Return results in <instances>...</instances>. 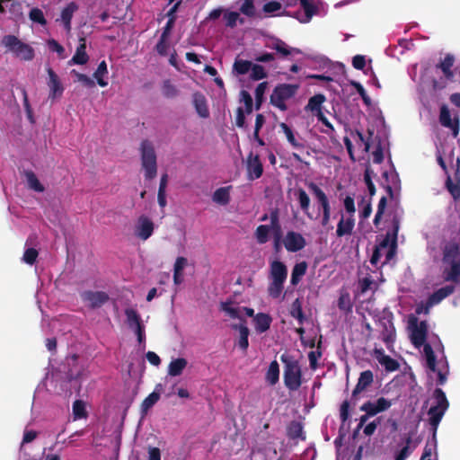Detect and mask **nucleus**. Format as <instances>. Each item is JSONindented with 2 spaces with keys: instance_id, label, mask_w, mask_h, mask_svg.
<instances>
[{
  "instance_id": "0e129e2a",
  "label": "nucleus",
  "mask_w": 460,
  "mask_h": 460,
  "mask_svg": "<svg viewBox=\"0 0 460 460\" xmlns=\"http://www.w3.org/2000/svg\"><path fill=\"white\" fill-rule=\"evenodd\" d=\"M73 73L76 76L77 81L82 83L84 86H85L87 88H93L95 86L94 81L92 78H90L88 75H86L84 74L78 73L75 70H73Z\"/></svg>"
},
{
  "instance_id": "4c0bfd02",
  "label": "nucleus",
  "mask_w": 460,
  "mask_h": 460,
  "mask_svg": "<svg viewBox=\"0 0 460 460\" xmlns=\"http://www.w3.org/2000/svg\"><path fill=\"white\" fill-rule=\"evenodd\" d=\"M289 314L293 318L296 319L300 324L304 323L305 317L303 313L302 302L299 298L295 299L292 303Z\"/></svg>"
},
{
  "instance_id": "a18cd8bd",
  "label": "nucleus",
  "mask_w": 460,
  "mask_h": 460,
  "mask_svg": "<svg viewBox=\"0 0 460 460\" xmlns=\"http://www.w3.org/2000/svg\"><path fill=\"white\" fill-rule=\"evenodd\" d=\"M163 95L167 99H173L180 94L178 88L170 80H164L162 85Z\"/></svg>"
},
{
  "instance_id": "aec40b11",
  "label": "nucleus",
  "mask_w": 460,
  "mask_h": 460,
  "mask_svg": "<svg viewBox=\"0 0 460 460\" xmlns=\"http://www.w3.org/2000/svg\"><path fill=\"white\" fill-rule=\"evenodd\" d=\"M266 47L276 50L282 57H288L292 52L300 53L299 49L289 48L285 41L279 38H272V43H267Z\"/></svg>"
},
{
  "instance_id": "c9c22d12",
  "label": "nucleus",
  "mask_w": 460,
  "mask_h": 460,
  "mask_svg": "<svg viewBox=\"0 0 460 460\" xmlns=\"http://www.w3.org/2000/svg\"><path fill=\"white\" fill-rule=\"evenodd\" d=\"M287 435L291 439L305 438L303 434V425L299 421L296 420L291 421L288 426Z\"/></svg>"
},
{
  "instance_id": "7ed1b4c3",
  "label": "nucleus",
  "mask_w": 460,
  "mask_h": 460,
  "mask_svg": "<svg viewBox=\"0 0 460 460\" xmlns=\"http://www.w3.org/2000/svg\"><path fill=\"white\" fill-rule=\"evenodd\" d=\"M434 405L428 411L429 423L431 427L433 437H436L438 425L449 407L446 394L441 388H436L433 392Z\"/></svg>"
},
{
  "instance_id": "7c9ffc66",
  "label": "nucleus",
  "mask_w": 460,
  "mask_h": 460,
  "mask_svg": "<svg viewBox=\"0 0 460 460\" xmlns=\"http://www.w3.org/2000/svg\"><path fill=\"white\" fill-rule=\"evenodd\" d=\"M326 98L323 94L318 93L314 96H312L307 105L305 106L306 111H310L311 112L314 113L315 115L323 112L322 111V104L325 102Z\"/></svg>"
},
{
  "instance_id": "2eb2a0df",
  "label": "nucleus",
  "mask_w": 460,
  "mask_h": 460,
  "mask_svg": "<svg viewBox=\"0 0 460 460\" xmlns=\"http://www.w3.org/2000/svg\"><path fill=\"white\" fill-rule=\"evenodd\" d=\"M460 247L456 242L449 241L442 248V261L445 264L458 261Z\"/></svg>"
},
{
  "instance_id": "412c9836",
  "label": "nucleus",
  "mask_w": 460,
  "mask_h": 460,
  "mask_svg": "<svg viewBox=\"0 0 460 460\" xmlns=\"http://www.w3.org/2000/svg\"><path fill=\"white\" fill-rule=\"evenodd\" d=\"M376 357L378 362L385 368L388 372L396 371L400 365L398 361L388 355H385L383 349H375Z\"/></svg>"
},
{
  "instance_id": "680f3d73",
  "label": "nucleus",
  "mask_w": 460,
  "mask_h": 460,
  "mask_svg": "<svg viewBox=\"0 0 460 460\" xmlns=\"http://www.w3.org/2000/svg\"><path fill=\"white\" fill-rule=\"evenodd\" d=\"M224 17L226 22V26L230 28L235 27L238 20H240L241 23L243 22V20L240 19V15L237 12H228L225 13Z\"/></svg>"
},
{
  "instance_id": "5701e85b",
  "label": "nucleus",
  "mask_w": 460,
  "mask_h": 460,
  "mask_svg": "<svg viewBox=\"0 0 460 460\" xmlns=\"http://www.w3.org/2000/svg\"><path fill=\"white\" fill-rule=\"evenodd\" d=\"M300 5L304 11V18L297 17V20L300 22L306 23L309 22L312 17L317 13L318 7L314 4L313 0H299Z\"/></svg>"
},
{
  "instance_id": "bb28decb",
  "label": "nucleus",
  "mask_w": 460,
  "mask_h": 460,
  "mask_svg": "<svg viewBox=\"0 0 460 460\" xmlns=\"http://www.w3.org/2000/svg\"><path fill=\"white\" fill-rule=\"evenodd\" d=\"M450 269L443 270V278L445 281H451L454 283L460 282V261L456 262L447 263Z\"/></svg>"
},
{
  "instance_id": "69168bd1",
  "label": "nucleus",
  "mask_w": 460,
  "mask_h": 460,
  "mask_svg": "<svg viewBox=\"0 0 460 460\" xmlns=\"http://www.w3.org/2000/svg\"><path fill=\"white\" fill-rule=\"evenodd\" d=\"M47 44H48L49 49L51 51L57 52L61 58H64L65 49H64V47L61 44H59L54 39L49 40L47 41Z\"/></svg>"
},
{
  "instance_id": "37998d69",
  "label": "nucleus",
  "mask_w": 460,
  "mask_h": 460,
  "mask_svg": "<svg viewBox=\"0 0 460 460\" xmlns=\"http://www.w3.org/2000/svg\"><path fill=\"white\" fill-rule=\"evenodd\" d=\"M412 438L411 435H408L405 438V445L401 448L394 456V460H406L412 453L411 448Z\"/></svg>"
},
{
  "instance_id": "49530a36",
  "label": "nucleus",
  "mask_w": 460,
  "mask_h": 460,
  "mask_svg": "<svg viewBox=\"0 0 460 460\" xmlns=\"http://www.w3.org/2000/svg\"><path fill=\"white\" fill-rule=\"evenodd\" d=\"M284 283L282 281L271 280L268 287V294L272 298H279L283 291Z\"/></svg>"
},
{
  "instance_id": "e433bc0d",
  "label": "nucleus",
  "mask_w": 460,
  "mask_h": 460,
  "mask_svg": "<svg viewBox=\"0 0 460 460\" xmlns=\"http://www.w3.org/2000/svg\"><path fill=\"white\" fill-rule=\"evenodd\" d=\"M231 187H221L216 190L213 194V201L220 205H226L230 201L229 189Z\"/></svg>"
},
{
  "instance_id": "f704fd0d",
  "label": "nucleus",
  "mask_w": 460,
  "mask_h": 460,
  "mask_svg": "<svg viewBox=\"0 0 460 460\" xmlns=\"http://www.w3.org/2000/svg\"><path fill=\"white\" fill-rule=\"evenodd\" d=\"M306 270L307 263L305 261L296 263L292 270L290 279L291 284L294 286L297 285L300 282L302 277L306 273Z\"/></svg>"
},
{
  "instance_id": "8fccbe9b",
  "label": "nucleus",
  "mask_w": 460,
  "mask_h": 460,
  "mask_svg": "<svg viewBox=\"0 0 460 460\" xmlns=\"http://www.w3.org/2000/svg\"><path fill=\"white\" fill-rule=\"evenodd\" d=\"M250 78L253 81H259L267 77V72L264 67L259 64H252L251 67Z\"/></svg>"
},
{
  "instance_id": "0eeeda50",
  "label": "nucleus",
  "mask_w": 460,
  "mask_h": 460,
  "mask_svg": "<svg viewBox=\"0 0 460 460\" xmlns=\"http://www.w3.org/2000/svg\"><path fill=\"white\" fill-rule=\"evenodd\" d=\"M298 90L297 84H281L277 85L270 95V103L282 111L288 110L286 101L295 96Z\"/></svg>"
},
{
  "instance_id": "58836bf2",
  "label": "nucleus",
  "mask_w": 460,
  "mask_h": 460,
  "mask_svg": "<svg viewBox=\"0 0 460 460\" xmlns=\"http://www.w3.org/2000/svg\"><path fill=\"white\" fill-rule=\"evenodd\" d=\"M160 394L158 392H152L147 397L144 399L141 403V413L146 415L147 411L159 401Z\"/></svg>"
},
{
  "instance_id": "a211bd4d",
  "label": "nucleus",
  "mask_w": 460,
  "mask_h": 460,
  "mask_svg": "<svg viewBox=\"0 0 460 460\" xmlns=\"http://www.w3.org/2000/svg\"><path fill=\"white\" fill-rule=\"evenodd\" d=\"M279 128L285 134L288 142L296 149L304 150L305 148V141L302 137H296L292 128L286 123L281 122Z\"/></svg>"
},
{
  "instance_id": "dca6fc26",
  "label": "nucleus",
  "mask_w": 460,
  "mask_h": 460,
  "mask_svg": "<svg viewBox=\"0 0 460 460\" xmlns=\"http://www.w3.org/2000/svg\"><path fill=\"white\" fill-rule=\"evenodd\" d=\"M192 104L197 114L202 119H208L210 115L206 96L200 92L192 94Z\"/></svg>"
},
{
  "instance_id": "f03ea898",
  "label": "nucleus",
  "mask_w": 460,
  "mask_h": 460,
  "mask_svg": "<svg viewBox=\"0 0 460 460\" xmlns=\"http://www.w3.org/2000/svg\"><path fill=\"white\" fill-rule=\"evenodd\" d=\"M374 382V375L371 370H365L360 373V376L358 379V383L351 394L350 402L345 400L342 402L340 408V419L341 421L344 424L348 421L349 418V405L350 402L355 405L358 400V397L360 393L365 391L367 387H369Z\"/></svg>"
},
{
  "instance_id": "c756f323",
  "label": "nucleus",
  "mask_w": 460,
  "mask_h": 460,
  "mask_svg": "<svg viewBox=\"0 0 460 460\" xmlns=\"http://www.w3.org/2000/svg\"><path fill=\"white\" fill-rule=\"evenodd\" d=\"M78 9L75 2L69 3L61 12V20L66 31L71 30V20L74 13Z\"/></svg>"
},
{
  "instance_id": "09e8293b",
  "label": "nucleus",
  "mask_w": 460,
  "mask_h": 460,
  "mask_svg": "<svg viewBox=\"0 0 460 460\" xmlns=\"http://www.w3.org/2000/svg\"><path fill=\"white\" fill-rule=\"evenodd\" d=\"M270 226L267 225H260L255 230V237L261 244L266 243L269 240Z\"/></svg>"
},
{
  "instance_id": "2f4dec72",
  "label": "nucleus",
  "mask_w": 460,
  "mask_h": 460,
  "mask_svg": "<svg viewBox=\"0 0 460 460\" xmlns=\"http://www.w3.org/2000/svg\"><path fill=\"white\" fill-rule=\"evenodd\" d=\"M188 361L184 358H178L170 362L168 366V375L171 376H178L181 375L187 367Z\"/></svg>"
},
{
  "instance_id": "4d7b16f0",
  "label": "nucleus",
  "mask_w": 460,
  "mask_h": 460,
  "mask_svg": "<svg viewBox=\"0 0 460 460\" xmlns=\"http://www.w3.org/2000/svg\"><path fill=\"white\" fill-rule=\"evenodd\" d=\"M73 413L75 419H82L86 417L85 405L83 401L76 400L73 403Z\"/></svg>"
},
{
  "instance_id": "cd10ccee",
  "label": "nucleus",
  "mask_w": 460,
  "mask_h": 460,
  "mask_svg": "<svg viewBox=\"0 0 460 460\" xmlns=\"http://www.w3.org/2000/svg\"><path fill=\"white\" fill-rule=\"evenodd\" d=\"M270 231L273 232L274 238H276L277 243L280 241L281 238V226L279 223V210L278 208H273L270 213Z\"/></svg>"
},
{
  "instance_id": "473e14b6",
  "label": "nucleus",
  "mask_w": 460,
  "mask_h": 460,
  "mask_svg": "<svg viewBox=\"0 0 460 460\" xmlns=\"http://www.w3.org/2000/svg\"><path fill=\"white\" fill-rule=\"evenodd\" d=\"M125 315L127 317V323L128 327L133 331L137 329V327L144 326L142 324L141 317L137 310L133 308H127L125 310Z\"/></svg>"
},
{
  "instance_id": "c03bdc74",
  "label": "nucleus",
  "mask_w": 460,
  "mask_h": 460,
  "mask_svg": "<svg viewBox=\"0 0 460 460\" xmlns=\"http://www.w3.org/2000/svg\"><path fill=\"white\" fill-rule=\"evenodd\" d=\"M107 74V64L104 60H102L99 64L96 71L93 73V77L96 79L97 84L102 87H105L108 84V82L103 79V76Z\"/></svg>"
},
{
  "instance_id": "6e6552de",
  "label": "nucleus",
  "mask_w": 460,
  "mask_h": 460,
  "mask_svg": "<svg viewBox=\"0 0 460 460\" xmlns=\"http://www.w3.org/2000/svg\"><path fill=\"white\" fill-rule=\"evenodd\" d=\"M82 301L91 309H96L106 304L110 296L104 291L85 290L80 294Z\"/></svg>"
},
{
  "instance_id": "de8ad7c7",
  "label": "nucleus",
  "mask_w": 460,
  "mask_h": 460,
  "mask_svg": "<svg viewBox=\"0 0 460 460\" xmlns=\"http://www.w3.org/2000/svg\"><path fill=\"white\" fill-rule=\"evenodd\" d=\"M252 67V62L243 59H236L234 63L233 68L237 75L247 74Z\"/></svg>"
},
{
  "instance_id": "864d4df0",
  "label": "nucleus",
  "mask_w": 460,
  "mask_h": 460,
  "mask_svg": "<svg viewBox=\"0 0 460 460\" xmlns=\"http://www.w3.org/2000/svg\"><path fill=\"white\" fill-rule=\"evenodd\" d=\"M446 187L455 200L460 199V181L454 183L450 176L446 181Z\"/></svg>"
},
{
  "instance_id": "f8f14e48",
  "label": "nucleus",
  "mask_w": 460,
  "mask_h": 460,
  "mask_svg": "<svg viewBox=\"0 0 460 460\" xmlns=\"http://www.w3.org/2000/svg\"><path fill=\"white\" fill-rule=\"evenodd\" d=\"M284 245L287 251L296 252L305 248L306 242L301 234L288 231L284 239Z\"/></svg>"
},
{
  "instance_id": "72a5a7b5",
  "label": "nucleus",
  "mask_w": 460,
  "mask_h": 460,
  "mask_svg": "<svg viewBox=\"0 0 460 460\" xmlns=\"http://www.w3.org/2000/svg\"><path fill=\"white\" fill-rule=\"evenodd\" d=\"M233 328L234 330L239 331V341H238L239 348L241 349H243V351H246L249 347V340H248L249 333H250L249 329L247 328V326H245L243 324H240V325L234 324Z\"/></svg>"
},
{
  "instance_id": "13d9d810",
  "label": "nucleus",
  "mask_w": 460,
  "mask_h": 460,
  "mask_svg": "<svg viewBox=\"0 0 460 460\" xmlns=\"http://www.w3.org/2000/svg\"><path fill=\"white\" fill-rule=\"evenodd\" d=\"M29 17L32 22H38L40 25H46V23H47V21L44 17L43 12L37 7L32 8L30 11Z\"/></svg>"
},
{
  "instance_id": "f257e3e1",
  "label": "nucleus",
  "mask_w": 460,
  "mask_h": 460,
  "mask_svg": "<svg viewBox=\"0 0 460 460\" xmlns=\"http://www.w3.org/2000/svg\"><path fill=\"white\" fill-rule=\"evenodd\" d=\"M412 326L411 333V341L416 348L423 346V352L426 358L427 367L432 372L438 374V384L443 385L447 379L448 366L445 365L444 369L437 368V359L433 349L429 343H426L428 324L426 321L418 323L417 318L411 321Z\"/></svg>"
},
{
  "instance_id": "6ab92c4d",
  "label": "nucleus",
  "mask_w": 460,
  "mask_h": 460,
  "mask_svg": "<svg viewBox=\"0 0 460 460\" xmlns=\"http://www.w3.org/2000/svg\"><path fill=\"white\" fill-rule=\"evenodd\" d=\"M288 277L287 266L279 261L270 263V278L271 280L285 282Z\"/></svg>"
},
{
  "instance_id": "4468645a",
  "label": "nucleus",
  "mask_w": 460,
  "mask_h": 460,
  "mask_svg": "<svg viewBox=\"0 0 460 460\" xmlns=\"http://www.w3.org/2000/svg\"><path fill=\"white\" fill-rule=\"evenodd\" d=\"M247 175L249 180L259 179L263 173V165L258 155H253L251 152L247 157Z\"/></svg>"
},
{
  "instance_id": "a19ab883",
  "label": "nucleus",
  "mask_w": 460,
  "mask_h": 460,
  "mask_svg": "<svg viewBox=\"0 0 460 460\" xmlns=\"http://www.w3.org/2000/svg\"><path fill=\"white\" fill-rule=\"evenodd\" d=\"M24 175L26 177L28 185L31 190L38 192L44 191V186L40 182L36 174L32 171H26Z\"/></svg>"
},
{
  "instance_id": "052dcab7",
  "label": "nucleus",
  "mask_w": 460,
  "mask_h": 460,
  "mask_svg": "<svg viewBox=\"0 0 460 460\" xmlns=\"http://www.w3.org/2000/svg\"><path fill=\"white\" fill-rule=\"evenodd\" d=\"M267 88V82H262L257 85L255 88V99H256V110H259L261 108V103L263 99V95L265 93V90Z\"/></svg>"
},
{
  "instance_id": "6e6d98bb",
  "label": "nucleus",
  "mask_w": 460,
  "mask_h": 460,
  "mask_svg": "<svg viewBox=\"0 0 460 460\" xmlns=\"http://www.w3.org/2000/svg\"><path fill=\"white\" fill-rule=\"evenodd\" d=\"M350 84L356 89V91L358 92V93L360 95L363 102L367 105V106H369L371 105V99L370 97L367 95L365 88L363 87V85L358 83V82H356V81H351L350 82Z\"/></svg>"
},
{
  "instance_id": "9b49d317",
  "label": "nucleus",
  "mask_w": 460,
  "mask_h": 460,
  "mask_svg": "<svg viewBox=\"0 0 460 460\" xmlns=\"http://www.w3.org/2000/svg\"><path fill=\"white\" fill-rule=\"evenodd\" d=\"M439 123L443 127L450 128L455 137L458 136L460 130L459 118L456 116L452 119L450 111L446 104H443L440 107Z\"/></svg>"
},
{
  "instance_id": "a878e982",
  "label": "nucleus",
  "mask_w": 460,
  "mask_h": 460,
  "mask_svg": "<svg viewBox=\"0 0 460 460\" xmlns=\"http://www.w3.org/2000/svg\"><path fill=\"white\" fill-rule=\"evenodd\" d=\"M255 330L259 333L267 332L271 324L272 318L270 314L264 313H258L253 319Z\"/></svg>"
},
{
  "instance_id": "9d476101",
  "label": "nucleus",
  "mask_w": 460,
  "mask_h": 460,
  "mask_svg": "<svg viewBox=\"0 0 460 460\" xmlns=\"http://www.w3.org/2000/svg\"><path fill=\"white\" fill-rule=\"evenodd\" d=\"M47 72L49 75L48 86L49 88V99L54 102L56 99L60 98L64 93V86L60 82L58 75L51 68L48 67Z\"/></svg>"
},
{
  "instance_id": "e2e57ef3",
  "label": "nucleus",
  "mask_w": 460,
  "mask_h": 460,
  "mask_svg": "<svg viewBox=\"0 0 460 460\" xmlns=\"http://www.w3.org/2000/svg\"><path fill=\"white\" fill-rule=\"evenodd\" d=\"M361 411H364L367 413L370 417H373L379 413V411L376 405L375 402H372L370 401L366 402L364 404H362L359 408Z\"/></svg>"
},
{
  "instance_id": "b1692460",
  "label": "nucleus",
  "mask_w": 460,
  "mask_h": 460,
  "mask_svg": "<svg viewBox=\"0 0 460 460\" xmlns=\"http://www.w3.org/2000/svg\"><path fill=\"white\" fill-rule=\"evenodd\" d=\"M455 63V57L452 54H447L443 60H441L438 64L436 65L438 69H440L444 75V76L452 80L454 78V73L452 71V66Z\"/></svg>"
},
{
  "instance_id": "39448f33",
  "label": "nucleus",
  "mask_w": 460,
  "mask_h": 460,
  "mask_svg": "<svg viewBox=\"0 0 460 460\" xmlns=\"http://www.w3.org/2000/svg\"><path fill=\"white\" fill-rule=\"evenodd\" d=\"M280 359L285 364V385L291 391H296L302 384V371L299 363L296 360L288 358L286 355H282Z\"/></svg>"
},
{
  "instance_id": "c85d7f7f",
  "label": "nucleus",
  "mask_w": 460,
  "mask_h": 460,
  "mask_svg": "<svg viewBox=\"0 0 460 460\" xmlns=\"http://www.w3.org/2000/svg\"><path fill=\"white\" fill-rule=\"evenodd\" d=\"M296 196L297 198L302 211L308 218L313 219L314 217L312 214L309 212L310 198L306 191L304 189L299 188L297 190H296Z\"/></svg>"
},
{
  "instance_id": "4be33fe9",
  "label": "nucleus",
  "mask_w": 460,
  "mask_h": 460,
  "mask_svg": "<svg viewBox=\"0 0 460 460\" xmlns=\"http://www.w3.org/2000/svg\"><path fill=\"white\" fill-rule=\"evenodd\" d=\"M309 190L316 198L322 211L331 209V205L329 202V199L324 193V191L314 182H310L308 184Z\"/></svg>"
},
{
  "instance_id": "f3484780",
  "label": "nucleus",
  "mask_w": 460,
  "mask_h": 460,
  "mask_svg": "<svg viewBox=\"0 0 460 460\" xmlns=\"http://www.w3.org/2000/svg\"><path fill=\"white\" fill-rule=\"evenodd\" d=\"M355 226V218L354 217H345L343 213H341V219L337 225L336 235L337 237H343L345 235H350L353 232Z\"/></svg>"
},
{
  "instance_id": "603ef678",
  "label": "nucleus",
  "mask_w": 460,
  "mask_h": 460,
  "mask_svg": "<svg viewBox=\"0 0 460 460\" xmlns=\"http://www.w3.org/2000/svg\"><path fill=\"white\" fill-rule=\"evenodd\" d=\"M374 174L373 170L367 166L364 172V181L367 187L369 195L372 197L376 194V187L372 181V176Z\"/></svg>"
},
{
  "instance_id": "1a4fd4ad",
  "label": "nucleus",
  "mask_w": 460,
  "mask_h": 460,
  "mask_svg": "<svg viewBox=\"0 0 460 460\" xmlns=\"http://www.w3.org/2000/svg\"><path fill=\"white\" fill-rule=\"evenodd\" d=\"M154 229V222L148 217L142 215L137 218L135 226V235L146 241L153 234Z\"/></svg>"
},
{
  "instance_id": "338daca9",
  "label": "nucleus",
  "mask_w": 460,
  "mask_h": 460,
  "mask_svg": "<svg viewBox=\"0 0 460 460\" xmlns=\"http://www.w3.org/2000/svg\"><path fill=\"white\" fill-rule=\"evenodd\" d=\"M221 309L233 319H240L239 308L231 306V303H222Z\"/></svg>"
},
{
  "instance_id": "ea45409f",
  "label": "nucleus",
  "mask_w": 460,
  "mask_h": 460,
  "mask_svg": "<svg viewBox=\"0 0 460 460\" xmlns=\"http://www.w3.org/2000/svg\"><path fill=\"white\" fill-rule=\"evenodd\" d=\"M279 379V366L276 360L270 362L266 373V380L270 385H275Z\"/></svg>"
},
{
  "instance_id": "bf43d9fd",
  "label": "nucleus",
  "mask_w": 460,
  "mask_h": 460,
  "mask_svg": "<svg viewBox=\"0 0 460 460\" xmlns=\"http://www.w3.org/2000/svg\"><path fill=\"white\" fill-rule=\"evenodd\" d=\"M240 12L248 17H253L255 15L254 0H244L240 7Z\"/></svg>"
},
{
  "instance_id": "774afa93",
  "label": "nucleus",
  "mask_w": 460,
  "mask_h": 460,
  "mask_svg": "<svg viewBox=\"0 0 460 460\" xmlns=\"http://www.w3.org/2000/svg\"><path fill=\"white\" fill-rule=\"evenodd\" d=\"M241 94H242L243 102L245 106L244 112H246L247 114L252 113V108H253V101H252L251 94L244 90H243L241 92Z\"/></svg>"
},
{
  "instance_id": "ddd939ff",
  "label": "nucleus",
  "mask_w": 460,
  "mask_h": 460,
  "mask_svg": "<svg viewBox=\"0 0 460 460\" xmlns=\"http://www.w3.org/2000/svg\"><path fill=\"white\" fill-rule=\"evenodd\" d=\"M455 286L447 285L434 291L426 302L425 314H429V308L435 305L439 304L443 299L449 296L455 292Z\"/></svg>"
},
{
  "instance_id": "393cba45",
  "label": "nucleus",
  "mask_w": 460,
  "mask_h": 460,
  "mask_svg": "<svg viewBox=\"0 0 460 460\" xmlns=\"http://www.w3.org/2000/svg\"><path fill=\"white\" fill-rule=\"evenodd\" d=\"M89 56L86 53V41L84 38L80 39V43L76 48L75 53L69 63L76 65H84L88 62Z\"/></svg>"
},
{
  "instance_id": "3c124183",
  "label": "nucleus",
  "mask_w": 460,
  "mask_h": 460,
  "mask_svg": "<svg viewBox=\"0 0 460 460\" xmlns=\"http://www.w3.org/2000/svg\"><path fill=\"white\" fill-rule=\"evenodd\" d=\"M338 307L340 310L344 311L346 313L351 312L352 303L349 293L345 292L341 294L338 300Z\"/></svg>"
},
{
  "instance_id": "423d86ee",
  "label": "nucleus",
  "mask_w": 460,
  "mask_h": 460,
  "mask_svg": "<svg viewBox=\"0 0 460 460\" xmlns=\"http://www.w3.org/2000/svg\"><path fill=\"white\" fill-rule=\"evenodd\" d=\"M2 44L11 50L17 58L31 61L34 58L35 53L32 47L22 42L14 35H6L2 40Z\"/></svg>"
},
{
  "instance_id": "79ce46f5",
  "label": "nucleus",
  "mask_w": 460,
  "mask_h": 460,
  "mask_svg": "<svg viewBox=\"0 0 460 460\" xmlns=\"http://www.w3.org/2000/svg\"><path fill=\"white\" fill-rule=\"evenodd\" d=\"M392 225H393V244L391 249L388 251L386 254V261H389L392 259V257L394 255V246L397 240V234L400 227V219L397 216H394L392 219Z\"/></svg>"
},
{
  "instance_id": "5fc2aeb1",
  "label": "nucleus",
  "mask_w": 460,
  "mask_h": 460,
  "mask_svg": "<svg viewBox=\"0 0 460 460\" xmlns=\"http://www.w3.org/2000/svg\"><path fill=\"white\" fill-rule=\"evenodd\" d=\"M38 256L39 252L35 248H27L24 251L22 261L29 265H33L36 262Z\"/></svg>"
},
{
  "instance_id": "20e7f679",
  "label": "nucleus",
  "mask_w": 460,
  "mask_h": 460,
  "mask_svg": "<svg viewBox=\"0 0 460 460\" xmlns=\"http://www.w3.org/2000/svg\"><path fill=\"white\" fill-rule=\"evenodd\" d=\"M140 155L146 180H153L157 174V161L155 147L151 141L145 139L141 142Z\"/></svg>"
}]
</instances>
